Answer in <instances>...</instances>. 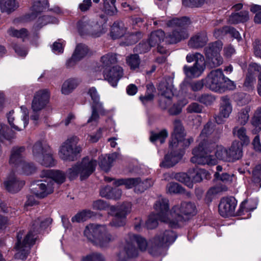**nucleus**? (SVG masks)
<instances>
[{"mask_svg": "<svg viewBox=\"0 0 261 261\" xmlns=\"http://www.w3.org/2000/svg\"><path fill=\"white\" fill-rule=\"evenodd\" d=\"M159 212L161 220L170 221V226L176 227L181 223L189 220L196 214V207L194 203L191 202H183L180 205H175L172 211H169V201L167 199H159L154 205Z\"/></svg>", "mask_w": 261, "mask_h": 261, "instance_id": "f257e3e1", "label": "nucleus"}, {"mask_svg": "<svg viewBox=\"0 0 261 261\" xmlns=\"http://www.w3.org/2000/svg\"><path fill=\"white\" fill-rule=\"evenodd\" d=\"M215 125L211 121H208L204 126L200 138L202 140L200 142L198 147L192 151L193 156L191 158V162L194 164L204 165H214L216 164L217 160L210 153L215 148V144L210 143L205 139V137L211 135L214 131Z\"/></svg>", "mask_w": 261, "mask_h": 261, "instance_id": "f03ea898", "label": "nucleus"}, {"mask_svg": "<svg viewBox=\"0 0 261 261\" xmlns=\"http://www.w3.org/2000/svg\"><path fill=\"white\" fill-rule=\"evenodd\" d=\"M51 222V220L50 218L46 219L44 221H40V219L35 220L31 230L26 235L22 242H21L22 233H18L17 237V243L15 247L17 251L15 255V258L20 259L26 258L31 246L34 244L36 239L35 235L40 231L41 228H45Z\"/></svg>", "mask_w": 261, "mask_h": 261, "instance_id": "7ed1b4c3", "label": "nucleus"}, {"mask_svg": "<svg viewBox=\"0 0 261 261\" xmlns=\"http://www.w3.org/2000/svg\"><path fill=\"white\" fill-rule=\"evenodd\" d=\"M190 24L189 19L186 17L180 18H175L168 21L167 25L169 27H177L171 33H169L165 38L168 44H175L188 38L189 33L186 28Z\"/></svg>", "mask_w": 261, "mask_h": 261, "instance_id": "20e7f679", "label": "nucleus"}, {"mask_svg": "<svg viewBox=\"0 0 261 261\" xmlns=\"http://www.w3.org/2000/svg\"><path fill=\"white\" fill-rule=\"evenodd\" d=\"M99 65L94 69L93 73L96 76L100 74L102 70L104 80L108 81L112 86H114V55L108 53L102 56L99 61Z\"/></svg>", "mask_w": 261, "mask_h": 261, "instance_id": "39448f33", "label": "nucleus"}, {"mask_svg": "<svg viewBox=\"0 0 261 261\" xmlns=\"http://www.w3.org/2000/svg\"><path fill=\"white\" fill-rule=\"evenodd\" d=\"M96 165V160L85 157L81 162L76 163L68 170L67 176L70 179L75 178L78 175L82 180L86 179L94 172Z\"/></svg>", "mask_w": 261, "mask_h": 261, "instance_id": "423d86ee", "label": "nucleus"}, {"mask_svg": "<svg viewBox=\"0 0 261 261\" xmlns=\"http://www.w3.org/2000/svg\"><path fill=\"white\" fill-rule=\"evenodd\" d=\"M79 139L72 136L67 138L60 146L58 155L64 161H73L77 155L81 151V148L77 145Z\"/></svg>", "mask_w": 261, "mask_h": 261, "instance_id": "0eeeda50", "label": "nucleus"}, {"mask_svg": "<svg viewBox=\"0 0 261 261\" xmlns=\"http://www.w3.org/2000/svg\"><path fill=\"white\" fill-rule=\"evenodd\" d=\"M124 251L126 257L128 258H135L139 254L138 249L135 245L137 244L139 249L141 251L146 250L147 243L146 240L138 234L129 233L125 239Z\"/></svg>", "mask_w": 261, "mask_h": 261, "instance_id": "6e6552de", "label": "nucleus"}, {"mask_svg": "<svg viewBox=\"0 0 261 261\" xmlns=\"http://www.w3.org/2000/svg\"><path fill=\"white\" fill-rule=\"evenodd\" d=\"M174 130L171 135V139L169 143V147L177 148L178 147H186L193 141V138L188 139L185 138L186 134L184 128L179 120L176 119L173 122Z\"/></svg>", "mask_w": 261, "mask_h": 261, "instance_id": "1a4fd4ad", "label": "nucleus"}, {"mask_svg": "<svg viewBox=\"0 0 261 261\" xmlns=\"http://www.w3.org/2000/svg\"><path fill=\"white\" fill-rule=\"evenodd\" d=\"M24 147L14 148L11 152L9 163L12 166L19 168L22 170V173L27 175L34 173L36 170L35 167L23 161Z\"/></svg>", "mask_w": 261, "mask_h": 261, "instance_id": "9d476101", "label": "nucleus"}, {"mask_svg": "<svg viewBox=\"0 0 261 261\" xmlns=\"http://www.w3.org/2000/svg\"><path fill=\"white\" fill-rule=\"evenodd\" d=\"M88 94L91 97L93 101V105L92 106V115L87 122L88 123H91L92 125H96L97 121L99 119L98 112L102 115H106L109 111L103 108L102 103L99 101L100 96L95 87H92L90 88L89 89Z\"/></svg>", "mask_w": 261, "mask_h": 261, "instance_id": "9b49d317", "label": "nucleus"}, {"mask_svg": "<svg viewBox=\"0 0 261 261\" xmlns=\"http://www.w3.org/2000/svg\"><path fill=\"white\" fill-rule=\"evenodd\" d=\"M46 178L32 185L33 193L38 197L44 198L54 191V182L50 178Z\"/></svg>", "mask_w": 261, "mask_h": 261, "instance_id": "f8f14e48", "label": "nucleus"}, {"mask_svg": "<svg viewBox=\"0 0 261 261\" xmlns=\"http://www.w3.org/2000/svg\"><path fill=\"white\" fill-rule=\"evenodd\" d=\"M224 76L220 69L213 70L206 79V85L211 90L218 92L221 90L224 82Z\"/></svg>", "mask_w": 261, "mask_h": 261, "instance_id": "ddd939ff", "label": "nucleus"}, {"mask_svg": "<svg viewBox=\"0 0 261 261\" xmlns=\"http://www.w3.org/2000/svg\"><path fill=\"white\" fill-rule=\"evenodd\" d=\"M100 18L103 19L104 24L100 26L98 23H94L93 22H79L78 23V28L79 30L82 29L87 31H91L92 35L95 37H98L102 34L106 32L108 29L105 24L109 20V18H106L103 15H100Z\"/></svg>", "mask_w": 261, "mask_h": 261, "instance_id": "4468645a", "label": "nucleus"}, {"mask_svg": "<svg viewBox=\"0 0 261 261\" xmlns=\"http://www.w3.org/2000/svg\"><path fill=\"white\" fill-rule=\"evenodd\" d=\"M84 233L88 240L95 244L102 234L107 233V228L104 225L89 224L86 227Z\"/></svg>", "mask_w": 261, "mask_h": 261, "instance_id": "2eb2a0df", "label": "nucleus"}, {"mask_svg": "<svg viewBox=\"0 0 261 261\" xmlns=\"http://www.w3.org/2000/svg\"><path fill=\"white\" fill-rule=\"evenodd\" d=\"M176 238V236L172 230H166L154 239L153 248L156 250L165 245H168L174 242Z\"/></svg>", "mask_w": 261, "mask_h": 261, "instance_id": "dca6fc26", "label": "nucleus"}, {"mask_svg": "<svg viewBox=\"0 0 261 261\" xmlns=\"http://www.w3.org/2000/svg\"><path fill=\"white\" fill-rule=\"evenodd\" d=\"M237 204V201L233 197L222 199L219 205L220 214L224 217L233 215Z\"/></svg>", "mask_w": 261, "mask_h": 261, "instance_id": "f3484780", "label": "nucleus"}, {"mask_svg": "<svg viewBox=\"0 0 261 261\" xmlns=\"http://www.w3.org/2000/svg\"><path fill=\"white\" fill-rule=\"evenodd\" d=\"M198 56V61L196 62L193 66L189 67L185 65L183 70L187 77L189 78H195L199 76L204 69V57Z\"/></svg>", "mask_w": 261, "mask_h": 261, "instance_id": "a211bd4d", "label": "nucleus"}, {"mask_svg": "<svg viewBox=\"0 0 261 261\" xmlns=\"http://www.w3.org/2000/svg\"><path fill=\"white\" fill-rule=\"evenodd\" d=\"M179 147V149L176 150H174L175 148L170 147L172 150L165 155L164 160L161 163V166L170 168L179 162L184 154V151L181 148L182 147Z\"/></svg>", "mask_w": 261, "mask_h": 261, "instance_id": "6ab92c4d", "label": "nucleus"}, {"mask_svg": "<svg viewBox=\"0 0 261 261\" xmlns=\"http://www.w3.org/2000/svg\"><path fill=\"white\" fill-rule=\"evenodd\" d=\"M49 94L46 89L38 91L32 101V108L35 112H37L43 109L47 103Z\"/></svg>", "mask_w": 261, "mask_h": 261, "instance_id": "aec40b11", "label": "nucleus"}, {"mask_svg": "<svg viewBox=\"0 0 261 261\" xmlns=\"http://www.w3.org/2000/svg\"><path fill=\"white\" fill-rule=\"evenodd\" d=\"M131 204L123 203L115 208V227L123 226L125 223L126 216L130 212Z\"/></svg>", "mask_w": 261, "mask_h": 261, "instance_id": "412c9836", "label": "nucleus"}, {"mask_svg": "<svg viewBox=\"0 0 261 261\" xmlns=\"http://www.w3.org/2000/svg\"><path fill=\"white\" fill-rule=\"evenodd\" d=\"M14 111H10L7 115L8 123L11 127L15 130L20 131L24 129L29 123L28 113L24 112L22 118L20 120L16 121V124L14 123L15 116H14Z\"/></svg>", "mask_w": 261, "mask_h": 261, "instance_id": "4be33fe9", "label": "nucleus"}, {"mask_svg": "<svg viewBox=\"0 0 261 261\" xmlns=\"http://www.w3.org/2000/svg\"><path fill=\"white\" fill-rule=\"evenodd\" d=\"M88 50L89 49L86 45L83 44H77L72 57L67 61V66L69 67L72 66L76 62L84 58L87 56Z\"/></svg>", "mask_w": 261, "mask_h": 261, "instance_id": "5701e85b", "label": "nucleus"}, {"mask_svg": "<svg viewBox=\"0 0 261 261\" xmlns=\"http://www.w3.org/2000/svg\"><path fill=\"white\" fill-rule=\"evenodd\" d=\"M24 184V182L18 180L13 173H11L4 182L6 189L11 193L18 192Z\"/></svg>", "mask_w": 261, "mask_h": 261, "instance_id": "b1692460", "label": "nucleus"}, {"mask_svg": "<svg viewBox=\"0 0 261 261\" xmlns=\"http://www.w3.org/2000/svg\"><path fill=\"white\" fill-rule=\"evenodd\" d=\"M173 88L172 80L168 78L161 81L158 85V90L161 96H165L167 98H172Z\"/></svg>", "mask_w": 261, "mask_h": 261, "instance_id": "393cba45", "label": "nucleus"}, {"mask_svg": "<svg viewBox=\"0 0 261 261\" xmlns=\"http://www.w3.org/2000/svg\"><path fill=\"white\" fill-rule=\"evenodd\" d=\"M208 41L206 33L205 32L198 33L192 36L188 42L190 47L198 48L203 47Z\"/></svg>", "mask_w": 261, "mask_h": 261, "instance_id": "a878e982", "label": "nucleus"}, {"mask_svg": "<svg viewBox=\"0 0 261 261\" xmlns=\"http://www.w3.org/2000/svg\"><path fill=\"white\" fill-rule=\"evenodd\" d=\"M41 177H47L58 184H62L65 180V174L59 170H43L40 175Z\"/></svg>", "mask_w": 261, "mask_h": 261, "instance_id": "bb28decb", "label": "nucleus"}, {"mask_svg": "<svg viewBox=\"0 0 261 261\" xmlns=\"http://www.w3.org/2000/svg\"><path fill=\"white\" fill-rule=\"evenodd\" d=\"M36 161L41 165L46 167H53L56 164V161L53 157V151L49 146H45V153Z\"/></svg>", "mask_w": 261, "mask_h": 261, "instance_id": "cd10ccee", "label": "nucleus"}, {"mask_svg": "<svg viewBox=\"0 0 261 261\" xmlns=\"http://www.w3.org/2000/svg\"><path fill=\"white\" fill-rule=\"evenodd\" d=\"M228 150L230 162L239 160L243 155L242 145L239 141H233Z\"/></svg>", "mask_w": 261, "mask_h": 261, "instance_id": "c85d7f7f", "label": "nucleus"}, {"mask_svg": "<svg viewBox=\"0 0 261 261\" xmlns=\"http://www.w3.org/2000/svg\"><path fill=\"white\" fill-rule=\"evenodd\" d=\"M220 105V116L225 118H228L232 112V108L227 96H224L221 98Z\"/></svg>", "mask_w": 261, "mask_h": 261, "instance_id": "c756f323", "label": "nucleus"}, {"mask_svg": "<svg viewBox=\"0 0 261 261\" xmlns=\"http://www.w3.org/2000/svg\"><path fill=\"white\" fill-rule=\"evenodd\" d=\"M232 133L234 137L239 138L242 142L241 144L248 145L250 140L249 136L247 135L246 129L243 126H235L232 130Z\"/></svg>", "mask_w": 261, "mask_h": 261, "instance_id": "7c9ffc66", "label": "nucleus"}, {"mask_svg": "<svg viewBox=\"0 0 261 261\" xmlns=\"http://www.w3.org/2000/svg\"><path fill=\"white\" fill-rule=\"evenodd\" d=\"M222 43L220 41L210 43L204 48L205 55L206 57H211L212 56L219 55L222 48Z\"/></svg>", "mask_w": 261, "mask_h": 261, "instance_id": "2f4dec72", "label": "nucleus"}, {"mask_svg": "<svg viewBox=\"0 0 261 261\" xmlns=\"http://www.w3.org/2000/svg\"><path fill=\"white\" fill-rule=\"evenodd\" d=\"M114 160L113 154L102 155L99 158V166L105 172H108L112 166Z\"/></svg>", "mask_w": 261, "mask_h": 261, "instance_id": "473e14b6", "label": "nucleus"}, {"mask_svg": "<svg viewBox=\"0 0 261 261\" xmlns=\"http://www.w3.org/2000/svg\"><path fill=\"white\" fill-rule=\"evenodd\" d=\"M19 7L16 0H0V8L3 12L10 13Z\"/></svg>", "mask_w": 261, "mask_h": 261, "instance_id": "72a5a7b5", "label": "nucleus"}, {"mask_svg": "<svg viewBox=\"0 0 261 261\" xmlns=\"http://www.w3.org/2000/svg\"><path fill=\"white\" fill-rule=\"evenodd\" d=\"M165 36L164 32L159 30L151 33L148 39V42L153 47L155 45H159L162 41L165 40Z\"/></svg>", "mask_w": 261, "mask_h": 261, "instance_id": "f704fd0d", "label": "nucleus"}, {"mask_svg": "<svg viewBox=\"0 0 261 261\" xmlns=\"http://www.w3.org/2000/svg\"><path fill=\"white\" fill-rule=\"evenodd\" d=\"M249 19L248 12L246 11L232 14L228 19L230 23L235 24L240 22H244Z\"/></svg>", "mask_w": 261, "mask_h": 261, "instance_id": "c9c22d12", "label": "nucleus"}, {"mask_svg": "<svg viewBox=\"0 0 261 261\" xmlns=\"http://www.w3.org/2000/svg\"><path fill=\"white\" fill-rule=\"evenodd\" d=\"M45 146H49L44 141H37L33 146V154L35 160L45 153Z\"/></svg>", "mask_w": 261, "mask_h": 261, "instance_id": "e433bc0d", "label": "nucleus"}, {"mask_svg": "<svg viewBox=\"0 0 261 261\" xmlns=\"http://www.w3.org/2000/svg\"><path fill=\"white\" fill-rule=\"evenodd\" d=\"M138 181L139 178H130L127 179L121 178L117 179H115V186L125 185L126 188L128 189L135 187V190L136 191V188Z\"/></svg>", "mask_w": 261, "mask_h": 261, "instance_id": "4c0bfd02", "label": "nucleus"}, {"mask_svg": "<svg viewBox=\"0 0 261 261\" xmlns=\"http://www.w3.org/2000/svg\"><path fill=\"white\" fill-rule=\"evenodd\" d=\"M78 83L75 79H68L63 84L61 92L62 94L68 95L77 87Z\"/></svg>", "mask_w": 261, "mask_h": 261, "instance_id": "58836bf2", "label": "nucleus"}, {"mask_svg": "<svg viewBox=\"0 0 261 261\" xmlns=\"http://www.w3.org/2000/svg\"><path fill=\"white\" fill-rule=\"evenodd\" d=\"M168 136V132L166 129H163L159 132H152L150 136V141L154 142L156 141H160L161 144L165 142L166 139Z\"/></svg>", "mask_w": 261, "mask_h": 261, "instance_id": "ea45409f", "label": "nucleus"}, {"mask_svg": "<svg viewBox=\"0 0 261 261\" xmlns=\"http://www.w3.org/2000/svg\"><path fill=\"white\" fill-rule=\"evenodd\" d=\"M94 216V213L90 210H84L73 217L71 221L73 222H81L86 221Z\"/></svg>", "mask_w": 261, "mask_h": 261, "instance_id": "a19ab883", "label": "nucleus"}, {"mask_svg": "<svg viewBox=\"0 0 261 261\" xmlns=\"http://www.w3.org/2000/svg\"><path fill=\"white\" fill-rule=\"evenodd\" d=\"M251 124L255 128V132L261 130V107L256 110L251 119Z\"/></svg>", "mask_w": 261, "mask_h": 261, "instance_id": "79ce46f5", "label": "nucleus"}, {"mask_svg": "<svg viewBox=\"0 0 261 261\" xmlns=\"http://www.w3.org/2000/svg\"><path fill=\"white\" fill-rule=\"evenodd\" d=\"M33 5L32 7V15H35V13H38L42 11L44 8L47 5V0H32Z\"/></svg>", "mask_w": 261, "mask_h": 261, "instance_id": "37998d69", "label": "nucleus"}, {"mask_svg": "<svg viewBox=\"0 0 261 261\" xmlns=\"http://www.w3.org/2000/svg\"><path fill=\"white\" fill-rule=\"evenodd\" d=\"M250 111V108L246 107L242 109L238 113L237 121L239 124L242 125H245L249 118V113Z\"/></svg>", "mask_w": 261, "mask_h": 261, "instance_id": "c03bdc74", "label": "nucleus"}, {"mask_svg": "<svg viewBox=\"0 0 261 261\" xmlns=\"http://www.w3.org/2000/svg\"><path fill=\"white\" fill-rule=\"evenodd\" d=\"M114 0H103L102 11L110 18L113 16Z\"/></svg>", "mask_w": 261, "mask_h": 261, "instance_id": "a18cd8bd", "label": "nucleus"}, {"mask_svg": "<svg viewBox=\"0 0 261 261\" xmlns=\"http://www.w3.org/2000/svg\"><path fill=\"white\" fill-rule=\"evenodd\" d=\"M81 261H106V258L102 254L94 252L83 256Z\"/></svg>", "mask_w": 261, "mask_h": 261, "instance_id": "49530a36", "label": "nucleus"}, {"mask_svg": "<svg viewBox=\"0 0 261 261\" xmlns=\"http://www.w3.org/2000/svg\"><path fill=\"white\" fill-rule=\"evenodd\" d=\"M155 210L157 212L156 215L154 214L150 215L148 218V219L146 222V226L148 229H153L158 226V222L157 218L160 220L161 221L164 222V221L161 220V219H160L159 216V212L155 208ZM164 222L169 223V224L170 225V221H169L168 222L164 221Z\"/></svg>", "mask_w": 261, "mask_h": 261, "instance_id": "de8ad7c7", "label": "nucleus"}, {"mask_svg": "<svg viewBox=\"0 0 261 261\" xmlns=\"http://www.w3.org/2000/svg\"><path fill=\"white\" fill-rule=\"evenodd\" d=\"M215 155L217 159L226 162H230L228 155V150L223 146H217L215 152Z\"/></svg>", "mask_w": 261, "mask_h": 261, "instance_id": "09e8293b", "label": "nucleus"}, {"mask_svg": "<svg viewBox=\"0 0 261 261\" xmlns=\"http://www.w3.org/2000/svg\"><path fill=\"white\" fill-rule=\"evenodd\" d=\"M111 241L112 236L109 233L107 229V233L102 234L95 244L101 248H106L109 246Z\"/></svg>", "mask_w": 261, "mask_h": 261, "instance_id": "8fccbe9b", "label": "nucleus"}, {"mask_svg": "<svg viewBox=\"0 0 261 261\" xmlns=\"http://www.w3.org/2000/svg\"><path fill=\"white\" fill-rule=\"evenodd\" d=\"M175 178L176 180L184 183L188 187L191 188L193 187L192 181L190 179L189 174L186 173H178L175 174Z\"/></svg>", "mask_w": 261, "mask_h": 261, "instance_id": "3c124183", "label": "nucleus"}, {"mask_svg": "<svg viewBox=\"0 0 261 261\" xmlns=\"http://www.w3.org/2000/svg\"><path fill=\"white\" fill-rule=\"evenodd\" d=\"M153 182L151 179H147L144 181H141L139 178V181L137 183L136 188V191L138 192H143L145 190L152 186Z\"/></svg>", "mask_w": 261, "mask_h": 261, "instance_id": "603ef678", "label": "nucleus"}, {"mask_svg": "<svg viewBox=\"0 0 261 261\" xmlns=\"http://www.w3.org/2000/svg\"><path fill=\"white\" fill-rule=\"evenodd\" d=\"M206 58L207 59V63L211 68L219 66L223 63V59L220 54Z\"/></svg>", "mask_w": 261, "mask_h": 261, "instance_id": "864d4df0", "label": "nucleus"}, {"mask_svg": "<svg viewBox=\"0 0 261 261\" xmlns=\"http://www.w3.org/2000/svg\"><path fill=\"white\" fill-rule=\"evenodd\" d=\"M7 33L11 36L21 38H23L28 35L27 31L25 29H21L18 30L14 28H11L8 30Z\"/></svg>", "mask_w": 261, "mask_h": 261, "instance_id": "5fc2aeb1", "label": "nucleus"}, {"mask_svg": "<svg viewBox=\"0 0 261 261\" xmlns=\"http://www.w3.org/2000/svg\"><path fill=\"white\" fill-rule=\"evenodd\" d=\"M167 191L170 194H178L184 192V189L178 184L170 182L167 185Z\"/></svg>", "mask_w": 261, "mask_h": 261, "instance_id": "6e6d98bb", "label": "nucleus"}, {"mask_svg": "<svg viewBox=\"0 0 261 261\" xmlns=\"http://www.w3.org/2000/svg\"><path fill=\"white\" fill-rule=\"evenodd\" d=\"M127 62L131 69L135 70L138 68L140 63L139 57L137 54L130 55L127 59Z\"/></svg>", "mask_w": 261, "mask_h": 261, "instance_id": "4d7b16f0", "label": "nucleus"}, {"mask_svg": "<svg viewBox=\"0 0 261 261\" xmlns=\"http://www.w3.org/2000/svg\"><path fill=\"white\" fill-rule=\"evenodd\" d=\"M190 179L193 182H198L201 181V177L200 176V172L199 168L190 169L188 171Z\"/></svg>", "mask_w": 261, "mask_h": 261, "instance_id": "13d9d810", "label": "nucleus"}, {"mask_svg": "<svg viewBox=\"0 0 261 261\" xmlns=\"http://www.w3.org/2000/svg\"><path fill=\"white\" fill-rule=\"evenodd\" d=\"M187 102L185 101L182 103L178 102L174 104L169 109V113L172 115H176L179 114L181 112L182 107L187 104Z\"/></svg>", "mask_w": 261, "mask_h": 261, "instance_id": "bf43d9fd", "label": "nucleus"}, {"mask_svg": "<svg viewBox=\"0 0 261 261\" xmlns=\"http://www.w3.org/2000/svg\"><path fill=\"white\" fill-rule=\"evenodd\" d=\"M100 194L102 197L111 199L114 196L113 188L110 186H106L101 189Z\"/></svg>", "mask_w": 261, "mask_h": 261, "instance_id": "052dcab7", "label": "nucleus"}, {"mask_svg": "<svg viewBox=\"0 0 261 261\" xmlns=\"http://www.w3.org/2000/svg\"><path fill=\"white\" fill-rule=\"evenodd\" d=\"M197 100L201 103H202L205 105H210L215 100V97L208 94H204L199 96Z\"/></svg>", "mask_w": 261, "mask_h": 261, "instance_id": "680f3d73", "label": "nucleus"}, {"mask_svg": "<svg viewBox=\"0 0 261 261\" xmlns=\"http://www.w3.org/2000/svg\"><path fill=\"white\" fill-rule=\"evenodd\" d=\"M151 47L149 42H142L135 47V50L140 54L145 53L149 51Z\"/></svg>", "mask_w": 261, "mask_h": 261, "instance_id": "e2e57ef3", "label": "nucleus"}, {"mask_svg": "<svg viewBox=\"0 0 261 261\" xmlns=\"http://www.w3.org/2000/svg\"><path fill=\"white\" fill-rule=\"evenodd\" d=\"M252 179L253 182L259 183L261 182V164L257 165L252 172ZM261 187V184L260 186Z\"/></svg>", "mask_w": 261, "mask_h": 261, "instance_id": "0e129e2a", "label": "nucleus"}, {"mask_svg": "<svg viewBox=\"0 0 261 261\" xmlns=\"http://www.w3.org/2000/svg\"><path fill=\"white\" fill-rule=\"evenodd\" d=\"M141 38V34L137 32L135 34H131L127 37V42L125 43L127 45L136 43Z\"/></svg>", "mask_w": 261, "mask_h": 261, "instance_id": "69168bd1", "label": "nucleus"}, {"mask_svg": "<svg viewBox=\"0 0 261 261\" xmlns=\"http://www.w3.org/2000/svg\"><path fill=\"white\" fill-rule=\"evenodd\" d=\"M125 28L122 22H118L115 24V38L123 36L125 33Z\"/></svg>", "mask_w": 261, "mask_h": 261, "instance_id": "338daca9", "label": "nucleus"}, {"mask_svg": "<svg viewBox=\"0 0 261 261\" xmlns=\"http://www.w3.org/2000/svg\"><path fill=\"white\" fill-rule=\"evenodd\" d=\"M261 70V67L255 63H251L248 68L247 74H251L256 76L257 73Z\"/></svg>", "mask_w": 261, "mask_h": 261, "instance_id": "774afa93", "label": "nucleus"}]
</instances>
